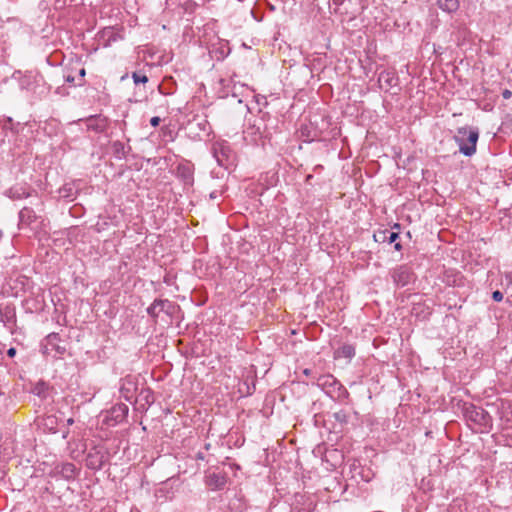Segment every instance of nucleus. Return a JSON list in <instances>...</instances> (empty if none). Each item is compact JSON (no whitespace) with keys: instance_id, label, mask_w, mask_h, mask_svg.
<instances>
[{"instance_id":"f257e3e1","label":"nucleus","mask_w":512,"mask_h":512,"mask_svg":"<svg viewBox=\"0 0 512 512\" xmlns=\"http://www.w3.org/2000/svg\"><path fill=\"white\" fill-rule=\"evenodd\" d=\"M478 139L479 130L476 127H459L454 135L459 151L467 157H471L476 153Z\"/></svg>"},{"instance_id":"f03ea898","label":"nucleus","mask_w":512,"mask_h":512,"mask_svg":"<svg viewBox=\"0 0 512 512\" xmlns=\"http://www.w3.org/2000/svg\"><path fill=\"white\" fill-rule=\"evenodd\" d=\"M463 414L468 422L473 423L481 432L489 431L493 426L492 417L481 407L465 404Z\"/></svg>"},{"instance_id":"7ed1b4c3","label":"nucleus","mask_w":512,"mask_h":512,"mask_svg":"<svg viewBox=\"0 0 512 512\" xmlns=\"http://www.w3.org/2000/svg\"><path fill=\"white\" fill-rule=\"evenodd\" d=\"M109 459V452L104 446H93L86 455L85 465L88 469L98 471Z\"/></svg>"},{"instance_id":"20e7f679","label":"nucleus","mask_w":512,"mask_h":512,"mask_svg":"<svg viewBox=\"0 0 512 512\" xmlns=\"http://www.w3.org/2000/svg\"><path fill=\"white\" fill-rule=\"evenodd\" d=\"M315 384L330 396L336 392L349 395L348 390L331 374L318 376Z\"/></svg>"},{"instance_id":"39448f33","label":"nucleus","mask_w":512,"mask_h":512,"mask_svg":"<svg viewBox=\"0 0 512 512\" xmlns=\"http://www.w3.org/2000/svg\"><path fill=\"white\" fill-rule=\"evenodd\" d=\"M213 155L219 166L228 168L233 163L234 154L227 142H216L213 144Z\"/></svg>"},{"instance_id":"423d86ee","label":"nucleus","mask_w":512,"mask_h":512,"mask_svg":"<svg viewBox=\"0 0 512 512\" xmlns=\"http://www.w3.org/2000/svg\"><path fill=\"white\" fill-rule=\"evenodd\" d=\"M137 390V381L133 376L127 375L126 377L121 379L119 392L121 394V397H123L126 401L131 403L136 401L135 395Z\"/></svg>"},{"instance_id":"0eeeda50","label":"nucleus","mask_w":512,"mask_h":512,"mask_svg":"<svg viewBox=\"0 0 512 512\" xmlns=\"http://www.w3.org/2000/svg\"><path fill=\"white\" fill-rule=\"evenodd\" d=\"M175 305L168 299H155L153 303L147 308V313L153 318H157L161 312L167 315H173Z\"/></svg>"},{"instance_id":"6e6552de","label":"nucleus","mask_w":512,"mask_h":512,"mask_svg":"<svg viewBox=\"0 0 512 512\" xmlns=\"http://www.w3.org/2000/svg\"><path fill=\"white\" fill-rule=\"evenodd\" d=\"M393 282L398 287H404L413 280V273L407 265H401L392 270Z\"/></svg>"},{"instance_id":"1a4fd4ad","label":"nucleus","mask_w":512,"mask_h":512,"mask_svg":"<svg viewBox=\"0 0 512 512\" xmlns=\"http://www.w3.org/2000/svg\"><path fill=\"white\" fill-rule=\"evenodd\" d=\"M45 353L50 354L52 352H55L58 355H63L66 351V348L64 346L60 345V336L58 333H50L45 338Z\"/></svg>"},{"instance_id":"9d476101","label":"nucleus","mask_w":512,"mask_h":512,"mask_svg":"<svg viewBox=\"0 0 512 512\" xmlns=\"http://www.w3.org/2000/svg\"><path fill=\"white\" fill-rule=\"evenodd\" d=\"M85 124L87 130L93 131L95 133H102L106 130L108 126V120L106 117L102 115H94L88 117L85 120Z\"/></svg>"},{"instance_id":"9b49d317","label":"nucleus","mask_w":512,"mask_h":512,"mask_svg":"<svg viewBox=\"0 0 512 512\" xmlns=\"http://www.w3.org/2000/svg\"><path fill=\"white\" fill-rule=\"evenodd\" d=\"M378 82L381 89L389 91L390 89L398 86L399 77L393 71H382L379 74Z\"/></svg>"},{"instance_id":"f8f14e48","label":"nucleus","mask_w":512,"mask_h":512,"mask_svg":"<svg viewBox=\"0 0 512 512\" xmlns=\"http://www.w3.org/2000/svg\"><path fill=\"white\" fill-rule=\"evenodd\" d=\"M98 41L103 47H109L112 43L121 39L114 27H105L98 33Z\"/></svg>"},{"instance_id":"ddd939ff","label":"nucleus","mask_w":512,"mask_h":512,"mask_svg":"<svg viewBox=\"0 0 512 512\" xmlns=\"http://www.w3.org/2000/svg\"><path fill=\"white\" fill-rule=\"evenodd\" d=\"M205 483L212 490H221L227 483V477L224 473L210 472L206 475Z\"/></svg>"},{"instance_id":"4468645a","label":"nucleus","mask_w":512,"mask_h":512,"mask_svg":"<svg viewBox=\"0 0 512 512\" xmlns=\"http://www.w3.org/2000/svg\"><path fill=\"white\" fill-rule=\"evenodd\" d=\"M177 177L180 178L187 186H192L194 182V169L191 164L183 163L177 166Z\"/></svg>"},{"instance_id":"2eb2a0df","label":"nucleus","mask_w":512,"mask_h":512,"mask_svg":"<svg viewBox=\"0 0 512 512\" xmlns=\"http://www.w3.org/2000/svg\"><path fill=\"white\" fill-rule=\"evenodd\" d=\"M54 474L66 480H72L76 476V467L73 463H62L54 468Z\"/></svg>"},{"instance_id":"dca6fc26","label":"nucleus","mask_w":512,"mask_h":512,"mask_svg":"<svg viewBox=\"0 0 512 512\" xmlns=\"http://www.w3.org/2000/svg\"><path fill=\"white\" fill-rule=\"evenodd\" d=\"M10 287L15 290V295L30 288L31 280L25 275L18 274L15 279L10 278Z\"/></svg>"},{"instance_id":"f3484780","label":"nucleus","mask_w":512,"mask_h":512,"mask_svg":"<svg viewBox=\"0 0 512 512\" xmlns=\"http://www.w3.org/2000/svg\"><path fill=\"white\" fill-rule=\"evenodd\" d=\"M37 219V215L32 208L23 207L19 212L20 225L30 226Z\"/></svg>"},{"instance_id":"a211bd4d","label":"nucleus","mask_w":512,"mask_h":512,"mask_svg":"<svg viewBox=\"0 0 512 512\" xmlns=\"http://www.w3.org/2000/svg\"><path fill=\"white\" fill-rule=\"evenodd\" d=\"M128 412H129V408L126 404H117L115 405L111 411H110V414H111V418L115 421V422H122L128 415Z\"/></svg>"},{"instance_id":"6ab92c4d","label":"nucleus","mask_w":512,"mask_h":512,"mask_svg":"<svg viewBox=\"0 0 512 512\" xmlns=\"http://www.w3.org/2000/svg\"><path fill=\"white\" fill-rule=\"evenodd\" d=\"M374 240L376 242H388V243H394L396 242V240L399 238V233L397 232H392V231H389V230H383V231H379L377 233L374 234Z\"/></svg>"},{"instance_id":"aec40b11","label":"nucleus","mask_w":512,"mask_h":512,"mask_svg":"<svg viewBox=\"0 0 512 512\" xmlns=\"http://www.w3.org/2000/svg\"><path fill=\"white\" fill-rule=\"evenodd\" d=\"M130 149V147H126V145L121 141H115L112 143V153L117 159L126 158Z\"/></svg>"},{"instance_id":"412c9836","label":"nucleus","mask_w":512,"mask_h":512,"mask_svg":"<svg viewBox=\"0 0 512 512\" xmlns=\"http://www.w3.org/2000/svg\"><path fill=\"white\" fill-rule=\"evenodd\" d=\"M438 7L447 13H453L459 8V0H437Z\"/></svg>"},{"instance_id":"4be33fe9","label":"nucleus","mask_w":512,"mask_h":512,"mask_svg":"<svg viewBox=\"0 0 512 512\" xmlns=\"http://www.w3.org/2000/svg\"><path fill=\"white\" fill-rule=\"evenodd\" d=\"M337 354L340 357L351 359L355 356V348L350 344H345L338 349Z\"/></svg>"},{"instance_id":"5701e85b","label":"nucleus","mask_w":512,"mask_h":512,"mask_svg":"<svg viewBox=\"0 0 512 512\" xmlns=\"http://www.w3.org/2000/svg\"><path fill=\"white\" fill-rule=\"evenodd\" d=\"M131 77L135 85L146 84L149 81L148 76L142 71H134Z\"/></svg>"},{"instance_id":"b1692460","label":"nucleus","mask_w":512,"mask_h":512,"mask_svg":"<svg viewBox=\"0 0 512 512\" xmlns=\"http://www.w3.org/2000/svg\"><path fill=\"white\" fill-rule=\"evenodd\" d=\"M333 418L340 423L341 425H345L349 421V415L346 411L340 410L333 413Z\"/></svg>"},{"instance_id":"393cba45","label":"nucleus","mask_w":512,"mask_h":512,"mask_svg":"<svg viewBox=\"0 0 512 512\" xmlns=\"http://www.w3.org/2000/svg\"><path fill=\"white\" fill-rule=\"evenodd\" d=\"M37 75H25L21 80V86L26 89H31V84L36 82Z\"/></svg>"},{"instance_id":"a878e982","label":"nucleus","mask_w":512,"mask_h":512,"mask_svg":"<svg viewBox=\"0 0 512 512\" xmlns=\"http://www.w3.org/2000/svg\"><path fill=\"white\" fill-rule=\"evenodd\" d=\"M47 386L45 383H38L33 388V393L38 395L39 397H46Z\"/></svg>"},{"instance_id":"bb28decb","label":"nucleus","mask_w":512,"mask_h":512,"mask_svg":"<svg viewBox=\"0 0 512 512\" xmlns=\"http://www.w3.org/2000/svg\"><path fill=\"white\" fill-rule=\"evenodd\" d=\"M492 299L495 301V302H500L503 300V293L499 290H496L492 293Z\"/></svg>"},{"instance_id":"cd10ccee","label":"nucleus","mask_w":512,"mask_h":512,"mask_svg":"<svg viewBox=\"0 0 512 512\" xmlns=\"http://www.w3.org/2000/svg\"><path fill=\"white\" fill-rule=\"evenodd\" d=\"M161 122V119L160 117L158 116H154L150 119V124L153 126V127H157L159 125V123Z\"/></svg>"},{"instance_id":"c85d7f7f","label":"nucleus","mask_w":512,"mask_h":512,"mask_svg":"<svg viewBox=\"0 0 512 512\" xmlns=\"http://www.w3.org/2000/svg\"><path fill=\"white\" fill-rule=\"evenodd\" d=\"M502 96H503L504 99H509L512 96V92L510 90H508V89H505L502 92Z\"/></svg>"},{"instance_id":"c756f323","label":"nucleus","mask_w":512,"mask_h":512,"mask_svg":"<svg viewBox=\"0 0 512 512\" xmlns=\"http://www.w3.org/2000/svg\"><path fill=\"white\" fill-rule=\"evenodd\" d=\"M65 81L68 82V83H74L75 78L72 75H66L65 76Z\"/></svg>"},{"instance_id":"7c9ffc66","label":"nucleus","mask_w":512,"mask_h":512,"mask_svg":"<svg viewBox=\"0 0 512 512\" xmlns=\"http://www.w3.org/2000/svg\"><path fill=\"white\" fill-rule=\"evenodd\" d=\"M15 354H16V350H15V348H10V349L7 351V355H8L9 357H13Z\"/></svg>"},{"instance_id":"2f4dec72","label":"nucleus","mask_w":512,"mask_h":512,"mask_svg":"<svg viewBox=\"0 0 512 512\" xmlns=\"http://www.w3.org/2000/svg\"><path fill=\"white\" fill-rule=\"evenodd\" d=\"M394 248L395 250L400 251L402 249V245L399 242H396Z\"/></svg>"},{"instance_id":"473e14b6","label":"nucleus","mask_w":512,"mask_h":512,"mask_svg":"<svg viewBox=\"0 0 512 512\" xmlns=\"http://www.w3.org/2000/svg\"><path fill=\"white\" fill-rule=\"evenodd\" d=\"M85 74H86V71H85V69H84V68H82V69L79 71V75H80V77H81V80L83 79V77L85 76Z\"/></svg>"},{"instance_id":"72a5a7b5","label":"nucleus","mask_w":512,"mask_h":512,"mask_svg":"<svg viewBox=\"0 0 512 512\" xmlns=\"http://www.w3.org/2000/svg\"><path fill=\"white\" fill-rule=\"evenodd\" d=\"M196 457H197V459H200V460L204 459V455L202 452H198Z\"/></svg>"},{"instance_id":"f704fd0d","label":"nucleus","mask_w":512,"mask_h":512,"mask_svg":"<svg viewBox=\"0 0 512 512\" xmlns=\"http://www.w3.org/2000/svg\"><path fill=\"white\" fill-rule=\"evenodd\" d=\"M338 397H348L349 395H346V393L336 392Z\"/></svg>"},{"instance_id":"c9c22d12","label":"nucleus","mask_w":512,"mask_h":512,"mask_svg":"<svg viewBox=\"0 0 512 512\" xmlns=\"http://www.w3.org/2000/svg\"><path fill=\"white\" fill-rule=\"evenodd\" d=\"M210 198L211 199H216L217 198V193L214 191L210 194Z\"/></svg>"},{"instance_id":"e433bc0d","label":"nucleus","mask_w":512,"mask_h":512,"mask_svg":"<svg viewBox=\"0 0 512 512\" xmlns=\"http://www.w3.org/2000/svg\"><path fill=\"white\" fill-rule=\"evenodd\" d=\"M73 423H74V419L73 418L67 419V424L68 425H72Z\"/></svg>"},{"instance_id":"4c0bfd02","label":"nucleus","mask_w":512,"mask_h":512,"mask_svg":"<svg viewBox=\"0 0 512 512\" xmlns=\"http://www.w3.org/2000/svg\"><path fill=\"white\" fill-rule=\"evenodd\" d=\"M304 374H305V375H309V374H310V370H309V369H305V370H304Z\"/></svg>"},{"instance_id":"58836bf2","label":"nucleus","mask_w":512,"mask_h":512,"mask_svg":"<svg viewBox=\"0 0 512 512\" xmlns=\"http://www.w3.org/2000/svg\"><path fill=\"white\" fill-rule=\"evenodd\" d=\"M127 77H128V75H127V74L123 75V76L121 77V81L125 80Z\"/></svg>"},{"instance_id":"ea45409f","label":"nucleus","mask_w":512,"mask_h":512,"mask_svg":"<svg viewBox=\"0 0 512 512\" xmlns=\"http://www.w3.org/2000/svg\"><path fill=\"white\" fill-rule=\"evenodd\" d=\"M209 447H210V444H206L205 448L209 449Z\"/></svg>"},{"instance_id":"a19ab883","label":"nucleus","mask_w":512,"mask_h":512,"mask_svg":"<svg viewBox=\"0 0 512 512\" xmlns=\"http://www.w3.org/2000/svg\"><path fill=\"white\" fill-rule=\"evenodd\" d=\"M3 394V392L0 390V395Z\"/></svg>"}]
</instances>
